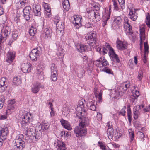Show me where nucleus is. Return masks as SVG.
Segmentation results:
<instances>
[{
	"label": "nucleus",
	"mask_w": 150,
	"mask_h": 150,
	"mask_svg": "<svg viewBox=\"0 0 150 150\" xmlns=\"http://www.w3.org/2000/svg\"><path fill=\"white\" fill-rule=\"evenodd\" d=\"M52 33V30L50 28H46L44 30V33L45 38H50Z\"/></svg>",
	"instance_id": "473e14b6"
},
{
	"label": "nucleus",
	"mask_w": 150,
	"mask_h": 150,
	"mask_svg": "<svg viewBox=\"0 0 150 150\" xmlns=\"http://www.w3.org/2000/svg\"><path fill=\"white\" fill-rule=\"evenodd\" d=\"M63 6L64 9L68 10L70 8V4L68 0H64L62 2Z\"/></svg>",
	"instance_id": "c9c22d12"
},
{
	"label": "nucleus",
	"mask_w": 150,
	"mask_h": 150,
	"mask_svg": "<svg viewBox=\"0 0 150 150\" xmlns=\"http://www.w3.org/2000/svg\"><path fill=\"white\" fill-rule=\"evenodd\" d=\"M51 73H57V67L54 64H52L51 67Z\"/></svg>",
	"instance_id": "a19ab883"
},
{
	"label": "nucleus",
	"mask_w": 150,
	"mask_h": 150,
	"mask_svg": "<svg viewBox=\"0 0 150 150\" xmlns=\"http://www.w3.org/2000/svg\"><path fill=\"white\" fill-rule=\"evenodd\" d=\"M124 27L126 30H128L129 31L128 33L130 35H132L133 33L132 30V26L130 24L129 21L127 17L124 18Z\"/></svg>",
	"instance_id": "f8f14e48"
},
{
	"label": "nucleus",
	"mask_w": 150,
	"mask_h": 150,
	"mask_svg": "<svg viewBox=\"0 0 150 150\" xmlns=\"http://www.w3.org/2000/svg\"><path fill=\"white\" fill-rule=\"evenodd\" d=\"M146 22L148 27H150V16L149 13H147L146 16Z\"/></svg>",
	"instance_id": "de8ad7c7"
},
{
	"label": "nucleus",
	"mask_w": 150,
	"mask_h": 150,
	"mask_svg": "<svg viewBox=\"0 0 150 150\" xmlns=\"http://www.w3.org/2000/svg\"><path fill=\"white\" fill-rule=\"evenodd\" d=\"M144 107V105H137L136 106H135L134 107V109H135V110H136V109H137V110L139 111V110L142 108H143Z\"/></svg>",
	"instance_id": "69168bd1"
},
{
	"label": "nucleus",
	"mask_w": 150,
	"mask_h": 150,
	"mask_svg": "<svg viewBox=\"0 0 150 150\" xmlns=\"http://www.w3.org/2000/svg\"><path fill=\"white\" fill-rule=\"evenodd\" d=\"M112 94H113L115 97L118 96L120 95V91L119 90H115L113 91Z\"/></svg>",
	"instance_id": "4d7b16f0"
},
{
	"label": "nucleus",
	"mask_w": 150,
	"mask_h": 150,
	"mask_svg": "<svg viewBox=\"0 0 150 150\" xmlns=\"http://www.w3.org/2000/svg\"><path fill=\"white\" fill-rule=\"evenodd\" d=\"M113 130L112 127L108 128L107 131V134L108 138L110 139H112L113 134Z\"/></svg>",
	"instance_id": "72a5a7b5"
},
{
	"label": "nucleus",
	"mask_w": 150,
	"mask_h": 150,
	"mask_svg": "<svg viewBox=\"0 0 150 150\" xmlns=\"http://www.w3.org/2000/svg\"><path fill=\"white\" fill-rule=\"evenodd\" d=\"M127 116H129V117L132 116L131 111V109H130L129 105H128L127 106Z\"/></svg>",
	"instance_id": "680f3d73"
},
{
	"label": "nucleus",
	"mask_w": 150,
	"mask_h": 150,
	"mask_svg": "<svg viewBox=\"0 0 150 150\" xmlns=\"http://www.w3.org/2000/svg\"><path fill=\"white\" fill-rule=\"evenodd\" d=\"M144 52H145V55L144 56L143 58V61L144 62V63H146V56L145 54H146L148 53V49H149V46L148 45V43L147 42H145L144 43Z\"/></svg>",
	"instance_id": "2f4dec72"
},
{
	"label": "nucleus",
	"mask_w": 150,
	"mask_h": 150,
	"mask_svg": "<svg viewBox=\"0 0 150 150\" xmlns=\"http://www.w3.org/2000/svg\"><path fill=\"white\" fill-rule=\"evenodd\" d=\"M21 119V124L24 126L28 122L30 117L28 114H25L23 116Z\"/></svg>",
	"instance_id": "393cba45"
},
{
	"label": "nucleus",
	"mask_w": 150,
	"mask_h": 150,
	"mask_svg": "<svg viewBox=\"0 0 150 150\" xmlns=\"http://www.w3.org/2000/svg\"><path fill=\"white\" fill-rule=\"evenodd\" d=\"M36 32V29L34 28H32L29 30V33L31 36H33Z\"/></svg>",
	"instance_id": "8fccbe9b"
},
{
	"label": "nucleus",
	"mask_w": 150,
	"mask_h": 150,
	"mask_svg": "<svg viewBox=\"0 0 150 150\" xmlns=\"http://www.w3.org/2000/svg\"><path fill=\"white\" fill-rule=\"evenodd\" d=\"M110 14L106 16H104L103 18V22L102 23L103 26L104 27L106 24L107 21L110 18Z\"/></svg>",
	"instance_id": "a18cd8bd"
},
{
	"label": "nucleus",
	"mask_w": 150,
	"mask_h": 150,
	"mask_svg": "<svg viewBox=\"0 0 150 150\" xmlns=\"http://www.w3.org/2000/svg\"><path fill=\"white\" fill-rule=\"evenodd\" d=\"M93 63L97 67L99 68H101L109 65L107 60L103 57H101L99 59L95 61Z\"/></svg>",
	"instance_id": "0eeeda50"
},
{
	"label": "nucleus",
	"mask_w": 150,
	"mask_h": 150,
	"mask_svg": "<svg viewBox=\"0 0 150 150\" xmlns=\"http://www.w3.org/2000/svg\"><path fill=\"white\" fill-rule=\"evenodd\" d=\"M113 50L112 48L111 47L109 44L106 43L103 47H99L97 48V51L98 52L101 54L105 55L109 51V54L110 52Z\"/></svg>",
	"instance_id": "39448f33"
},
{
	"label": "nucleus",
	"mask_w": 150,
	"mask_h": 150,
	"mask_svg": "<svg viewBox=\"0 0 150 150\" xmlns=\"http://www.w3.org/2000/svg\"><path fill=\"white\" fill-rule=\"evenodd\" d=\"M74 21L75 26L76 28H79L81 25V16L79 15H75L72 18Z\"/></svg>",
	"instance_id": "4468645a"
},
{
	"label": "nucleus",
	"mask_w": 150,
	"mask_h": 150,
	"mask_svg": "<svg viewBox=\"0 0 150 150\" xmlns=\"http://www.w3.org/2000/svg\"><path fill=\"white\" fill-rule=\"evenodd\" d=\"M83 103L82 102H80L78 105H77V107H75L76 115L79 118V125L83 127H85L86 125L89 124V120L88 118L86 117L82 116L83 112H85V110L83 109Z\"/></svg>",
	"instance_id": "f257e3e1"
},
{
	"label": "nucleus",
	"mask_w": 150,
	"mask_h": 150,
	"mask_svg": "<svg viewBox=\"0 0 150 150\" xmlns=\"http://www.w3.org/2000/svg\"><path fill=\"white\" fill-rule=\"evenodd\" d=\"M5 100L3 96H1L0 97V109L3 107Z\"/></svg>",
	"instance_id": "603ef678"
},
{
	"label": "nucleus",
	"mask_w": 150,
	"mask_h": 150,
	"mask_svg": "<svg viewBox=\"0 0 150 150\" xmlns=\"http://www.w3.org/2000/svg\"><path fill=\"white\" fill-rule=\"evenodd\" d=\"M15 103V100L14 99L9 100L8 102V110L6 111V112L8 114H10L11 112L14 109V104Z\"/></svg>",
	"instance_id": "412c9836"
},
{
	"label": "nucleus",
	"mask_w": 150,
	"mask_h": 150,
	"mask_svg": "<svg viewBox=\"0 0 150 150\" xmlns=\"http://www.w3.org/2000/svg\"><path fill=\"white\" fill-rule=\"evenodd\" d=\"M14 22L17 23L18 26L20 27L21 26H22L21 23L20 22V19L18 17H15L14 18Z\"/></svg>",
	"instance_id": "13d9d810"
},
{
	"label": "nucleus",
	"mask_w": 150,
	"mask_h": 150,
	"mask_svg": "<svg viewBox=\"0 0 150 150\" xmlns=\"http://www.w3.org/2000/svg\"><path fill=\"white\" fill-rule=\"evenodd\" d=\"M33 11L35 15L37 16H40L41 15V6L39 5H33Z\"/></svg>",
	"instance_id": "5701e85b"
},
{
	"label": "nucleus",
	"mask_w": 150,
	"mask_h": 150,
	"mask_svg": "<svg viewBox=\"0 0 150 150\" xmlns=\"http://www.w3.org/2000/svg\"><path fill=\"white\" fill-rule=\"evenodd\" d=\"M129 15L130 18L132 20L135 21L137 18V14H136L135 9H133L130 8H129Z\"/></svg>",
	"instance_id": "b1692460"
},
{
	"label": "nucleus",
	"mask_w": 150,
	"mask_h": 150,
	"mask_svg": "<svg viewBox=\"0 0 150 150\" xmlns=\"http://www.w3.org/2000/svg\"><path fill=\"white\" fill-rule=\"evenodd\" d=\"M6 82L5 78L3 77L0 79V92L4 91L6 89Z\"/></svg>",
	"instance_id": "f3484780"
},
{
	"label": "nucleus",
	"mask_w": 150,
	"mask_h": 150,
	"mask_svg": "<svg viewBox=\"0 0 150 150\" xmlns=\"http://www.w3.org/2000/svg\"><path fill=\"white\" fill-rule=\"evenodd\" d=\"M145 35V28L144 27H141L140 29V35Z\"/></svg>",
	"instance_id": "338daca9"
},
{
	"label": "nucleus",
	"mask_w": 150,
	"mask_h": 150,
	"mask_svg": "<svg viewBox=\"0 0 150 150\" xmlns=\"http://www.w3.org/2000/svg\"><path fill=\"white\" fill-rule=\"evenodd\" d=\"M31 8L30 6H27L23 10L24 16L25 20H28L30 19L29 15L31 11Z\"/></svg>",
	"instance_id": "a211bd4d"
},
{
	"label": "nucleus",
	"mask_w": 150,
	"mask_h": 150,
	"mask_svg": "<svg viewBox=\"0 0 150 150\" xmlns=\"http://www.w3.org/2000/svg\"><path fill=\"white\" fill-rule=\"evenodd\" d=\"M139 95V91L137 90H134L133 92V96L135 98L138 97Z\"/></svg>",
	"instance_id": "bf43d9fd"
},
{
	"label": "nucleus",
	"mask_w": 150,
	"mask_h": 150,
	"mask_svg": "<svg viewBox=\"0 0 150 150\" xmlns=\"http://www.w3.org/2000/svg\"><path fill=\"white\" fill-rule=\"evenodd\" d=\"M112 1L113 3V5L114 6V8L115 9L117 10H118L119 9V8L118 6V5L117 4V3L116 1L115 0H112Z\"/></svg>",
	"instance_id": "0e129e2a"
},
{
	"label": "nucleus",
	"mask_w": 150,
	"mask_h": 150,
	"mask_svg": "<svg viewBox=\"0 0 150 150\" xmlns=\"http://www.w3.org/2000/svg\"><path fill=\"white\" fill-rule=\"evenodd\" d=\"M69 110L68 107H66L63 108L62 114L64 116H66L69 114Z\"/></svg>",
	"instance_id": "c03bdc74"
},
{
	"label": "nucleus",
	"mask_w": 150,
	"mask_h": 150,
	"mask_svg": "<svg viewBox=\"0 0 150 150\" xmlns=\"http://www.w3.org/2000/svg\"><path fill=\"white\" fill-rule=\"evenodd\" d=\"M126 106H124L119 112V114L123 116H125V115L126 113Z\"/></svg>",
	"instance_id": "3c124183"
},
{
	"label": "nucleus",
	"mask_w": 150,
	"mask_h": 150,
	"mask_svg": "<svg viewBox=\"0 0 150 150\" xmlns=\"http://www.w3.org/2000/svg\"><path fill=\"white\" fill-rule=\"evenodd\" d=\"M54 145L58 150H66L67 149L65 144L61 140H58L54 143Z\"/></svg>",
	"instance_id": "dca6fc26"
},
{
	"label": "nucleus",
	"mask_w": 150,
	"mask_h": 150,
	"mask_svg": "<svg viewBox=\"0 0 150 150\" xmlns=\"http://www.w3.org/2000/svg\"><path fill=\"white\" fill-rule=\"evenodd\" d=\"M74 132L77 137L80 138L85 135L86 134L87 131L85 127L79 125L75 128Z\"/></svg>",
	"instance_id": "423d86ee"
},
{
	"label": "nucleus",
	"mask_w": 150,
	"mask_h": 150,
	"mask_svg": "<svg viewBox=\"0 0 150 150\" xmlns=\"http://www.w3.org/2000/svg\"><path fill=\"white\" fill-rule=\"evenodd\" d=\"M8 133V129L5 127L2 129L0 132V147L2 146V141H4L6 138L7 135Z\"/></svg>",
	"instance_id": "6e6552de"
},
{
	"label": "nucleus",
	"mask_w": 150,
	"mask_h": 150,
	"mask_svg": "<svg viewBox=\"0 0 150 150\" xmlns=\"http://www.w3.org/2000/svg\"><path fill=\"white\" fill-rule=\"evenodd\" d=\"M130 82L127 81L122 83L119 87V89L121 92H123L125 91L127 89L130 87Z\"/></svg>",
	"instance_id": "6ab92c4d"
},
{
	"label": "nucleus",
	"mask_w": 150,
	"mask_h": 150,
	"mask_svg": "<svg viewBox=\"0 0 150 150\" xmlns=\"http://www.w3.org/2000/svg\"><path fill=\"white\" fill-rule=\"evenodd\" d=\"M133 113L134 115V118L135 120L137 119L138 118L139 115L140 114V111H138L137 108L136 109V110L134 108Z\"/></svg>",
	"instance_id": "37998d69"
},
{
	"label": "nucleus",
	"mask_w": 150,
	"mask_h": 150,
	"mask_svg": "<svg viewBox=\"0 0 150 150\" xmlns=\"http://www.w3.org/2000/svg\"><path fill=\"white\" fill-rule=\"evenodd\" d=\"M84 65L78 67V68H74V70L77 76L79 78H82L84 76L85 71L84 69Z\"/></svg>",
	"instance_id": "9b49d317"
},
{
	"label": "nucleus",
	"mask_w": 150,
	"mask_h": 150,
	"mask_svg": "<svg viewBox=\"0 0 150 150\" xmlns=\"http://www.w3.org/2000/svg\"><path fill=\"white\" fill-rule=\"evenodd\" d=\"M98 144L99 146L102 150H108L109 149L108 146L105 145L101 142H99Z\"/></svg>",
	"instance_id": "58836bf2"
},
{
	"label": "nucleus",
	"mask_w": 150,
	"mask_h": 150,
	"mask_svg": "<svg viewBox=\"0 0 150 150\" xmlns=\"http://www.w3.org/2000/svg\"><path fill=\"white\" fill-rule=\"evenodd\" d=\"M86 40H89V44H96V35L94 32L90 33L86 35L85 37Z\"/></svg>",
	"instance_id": "1a4fd4ad"
},
{
	"label": "nucleus",
	"mask_w": 150,
	"mask_h": 150,
	"mask_svg": "<svg viewBox=\"0 0 150 150\" xmlns=\"http://www.w3.org/2000/svg\"><path fill=\"white\" fill-rule=\"evenodd\" d=\"M60 121L62 126L65 129L68 130H71V127L70 125L68 124L67 121H65L63 119H62Z\"/></svg>",
	"instance_id": "c756f323"
},
{
	"label": "nucleus",
	"mask_w": 150,
	"mask_h": 150,
	"mask_svg": "<svg viewBox=\"0 0 150 150\" xmlns=\"http://www.w3.org/2000/svg\"><path fill=\"white\" fill-rule=\"evenodd\" d=\"M95 97L98 98V101L99 102L101 101L102 99V93L100 91V92L99 93L98 95L97 93L95 92Z\"/></svg>",
	"instance_id": "6e6d98bb"
},
{
	"label": "nucleus",
	"mask_w": 150,
	"mask_h": 150,
	"mask_svg": "<svg viewBox=\"0 0 150 150\" xmlns=\"http://www.w3.org/2000/svg\"><path fill=\"white\" fill-rule=\"evenodd\" d=\"M21 82L20 78L19 76L13 78V83L14 85L18 86L20 85Z\"/></svg>",
	"instance_id": "4c0bfd02"
},
{
	"label": "nucleus",
	"mask_w": 150,
	"mask_h": 150,
	"mask_svg": "<svg viewBox=\"0 0 150 150\" xmlns=\"http://www.w3.org/2000/svg\"><path fill=\"white\" fill-rule=\"evenodd\" d=\"M21 69L24 73L30 72L31 70V67L28 64H24Z\"/></svg>",
	"instance_id": "7c9ffc66"
},
{
	"label": "nucleus",
	"mask_w": 150,
	"mask_h": 150,
	"mask_svg": "<svg viewBox=\"0 0 150 150\" xmlns=\"http://www.w3.org/2000/svg\"><path fill=\"white\" fill-rule=\"evenodd\" d=\"M56 23V27L57 29H59V31H61L64 29V25L62 22L58 19L54 21Z\"/></svg>",
	"instance_id": "cd10ccee"
},
{
	"label": "nucleus",
	"mask_w": 150,
	"mask_h": 150,
	"mask_svg": "<svg viewBox=\"0 0 150 150\" xmlns=\"http://www.w3.org/2000/svg\"><path fill=\"white\" fill-rule=\"evenodd\" d=\"M34 133H35V134L33 135V138L34 139L35 138V139H38L41 134V129L39 130V131L35 130Z\"/></svg>",
	"instance_id": "ea45409f"
},
{
	"label": "nucleus",
	"mask_w": 150,
	"mask_h": 150,
	"mask_svg": "<svg viewBox=\"0 0 150 150\" xmlns=\"http://www.w3.org/2000/svg\"><path fill=\"white\" fill-rule=\"evenodd\" d=\"M23 135L20 134L15 140V145L13 146L14 150H22L25 147V142L23 140Z\"/></svg>",
	"instance_id": "f03ea898"
},
{
	"label": "nucleus",
	"mask_w": 150,
	"mask_h": 150,
	"mask_svg": "<svg viewBox=\"0 0 150 150\" xmlns=\"http://www.w3.org/2000/svg\"><path fill=\"white\" fill-rule=\"evenodd\" d=\"M16 6L18 8H23L24 7V5L22 4V2H21L20 1L19 2L17 3L16 4Z\"/></svg>",
	"instance_id": "052dcab7"
},
{
	"label": "nucleus",
	"mask_w": 150,
	"mask_h": 150,
	"mask_svg": "<svg viewBox=\"0 0 150 150\" xmlns=\"http://www.w3.org/2000/svg\"><path fill=\"white\" fill-rule=\"evenodd\" d=\"M143 73L142 71H139L137 78L139 81H141L143 77Z\"/></svg>",
	"instance_id": "5fc2aeb1"
},
{
	"label": "nucleus",
	"mask_w": 150,
	"mask_h": 150,
	"mask_svg": "<svg viewBox=\"0 0 150 150\" xmlns=\"http://www.w3.org/2000/svg\"><path fill=\"white\" fill-rule=\"evenodd\" d=\"M23 129L24 131L25 134L28 136L33 137V135L35 134V133H34L35 132V129L33 126H32L29 128L27 125H25L23 127Z\"/></svg>",
	"instance_id": "9d476101"
},
{
	"label": "nucleus",
	"mask_w": 150,
	"mask_h": 150,
	"mask_svg": "<svg viewBox=\"0 0 150 150\" xmlns=\"http://www.w3.org/2000/svg\"><path fill=\"white\" fill-rule=\"evenodd\" d=\"M41 125V128L43 130H48L50 125V124L45 121L43 122Z\"/></svg>",
	"instance_id": "f704fd0d"
},
{
	"label": "nucleus",
	"mask_w": 150,
	"mask_h": 150,
	"mask_svg": "<svg viewBox=\"0 0 150 150\" xmlns=\"http://www.w3.org/2000/svg\"><path fill=\"white\" fill-rule=\"evenodd\" d=\"M102 71L106 72L107 73L113 74V73L112 70L108 68L105 67L102 69Z\"/></svg>",
	"instance_id": "49530a36"
},
{
	"label": "nucleus",
	"mask_w": 150,
	"mask_h": 150,
	"mask_svg": "<svg viewBox=\"0 0 150 150\" xmlns=\"http://www.w3.org/2000/svg\"><path fill=\"white\" fill-rule=\"evenodd\" d=\"M111 60L116 62L119 63L120 62V60L118 58V56L115 53L114 50L111 51L110 54H109Z\"/></svg>",
	"instance_id": "4be33fe9"
},
{
	"label": "nucleus",
	"mask_w": 150,
	"mask_h": 150,
	"mask_svg": "<svg viewBox=\"0 0 150 150\" xmlns=\"http://www.w3.org/2000/svg\"><path fill=\"white\" fill-rule=\"evenodd\" d=\"M56 54L59 58L62 59L63 58L64 54L63 52V49L62 46H59L58 47Z\"/></svg>",
	"instance_id": "a878e982"
},
{
	"label": "nucleus",
	"mask_w": 150,
	"mask_h": 150,
	"mask_svg": "<svg viewBox=\"0 0 150 150\" xmlns=\"http://www.w3.org/2000/svg\"><path fill=\"white\" fill-rule=\"evenodd\" d=\"M117 47L120 50H123L127 48L128 44L125 42L119 41L117 42Z\"/></svg>",
	"instance_id": "aec40b11"
},
{
	"label": "nucleus",
	"mask_w": 150,
	"mask_h": 150,
	"mask_svg": "<svg viewBox=\"0 0 150 150\" xmlns=\"http://www.w3.org/2000/svg\"><path fill=\"white\" fill-rule=\"evenodd\" d=\"M76 48L79 52L82 53L87 50V47L83 45L79 44L76 46Z\"/></svg>",
	"instance_id": "c85d7f7f"
},
{
	"label": "nucleus",
	"mask_w": 150,
	"mask_h": 150,
	"mask_svg": "<svg viewBox=\"0 0 150 150\" xmlns=\"http://www.w3.org/2000/svg\"><path fill=\"white\" fill-rule=\"evenodd\" d=\"M41 52V48L38 47L36 48L33 49L31 50L29 54V57L32 61H36Z\"/></svg>",
	"instance_id": "20e7f679"
},
{
	"label": "nucleus",
	"mask_w": 150,
	"mask_h": 150,
	"mask_svg": "<svg viewBox=\"0 0 150 150\" xmlns=\"http://www.w3.org/2000/svg\"><path fill=\"white\" fill-rule=\"evenodd\" d=\"M8 27H4L1 30V35L2 37L5 38L10 33L8 31Z\"/></svg>",
	"instance_id": "bb28decb"
},
{
	"label": "nucleus",
	"mask_w": 150,
	"mask_h": 150,
	"mask_svg": "<svg viewBox=\"0 0 150 150\" xmlns=\"http://www.w3.org/2000/svg\"><path fill=\"white\" fill-rule=\"evenodd\" d=\"M93 66L91 64H88L87 67V70L89 71L90 73H91L93 70Z\"/></svg>",
	"instance_id": "774afa93"
},
{
	"label": "nucleus",
	"mask_w": 150,
	"mask_h": 150,
	"mask_svg": "<svg viewBox=\"0 0 150 150\" xmlns=\"http://www.w3.org/2000/svg\"><path fill=\"white\" fill-rule=\"evenodd\" d=\"M57 73H51V79L53 81H55L57 80Z\"/></svg>",
	"instance_id": "09e8293b"
},
{
	"label": "nucleus",
	"mask_w": 150,
	"mask_h": 150,
	"mask_svg": "<svg viewBox=\"0 0 150 150\" xmlns=\"http://www.w3.org/2000/svg\"><path fill=\"white\" fill-rule=\"evenodd\" d=\"M119 4L122 9H124L125 7V0H118Z\"/></svg>",
	"instance_id": "864d4df0"
},
{
	"label": "nucleus",
	"mask_w": 150,
	"mask_h": 150,
	"mask_svg": "<svg viewBox=\"0 0 150 150\" xmlns=\"http://www.w3.org/2000/svg\"><path fill=\"white\" fill-rule=\"evenodd\" d=\"M15 52L14 51H9L7 55L6 62L9 64L11 63L14 59Z\"/></svg>",
	"instance_id": "2eb2a0df"
},
{
	"label": "nucleus",
	"mask_w": 150,
	"mask_h": 150,
	"mask_svg": "<svg viewBox=\"0 0 150 150\" xmlns=\"http://www.w3.org/2000/svg\"><path fill=\"white\" fill-rule=\"evenodd\" d=\"M40 88H43L44 87L40 83L36 82L33 84L32 87V91L34 93H37L39 91Z\"/></svg>",
	"instance_id": "ddd939ff"
},
{
	"label": "nucleus",
	"mask_w": 150,
	"mask_h": 150,
	"mask_svg": "<svg viewBox=\"0 0 150 150\" xmlns=\"http://www.w3.org/2000/svg\"><path fill=\"white\" fill-rule=\"evenodd\" d=\"M87 106L89 109L95 111L96 110V107L93 102L89 101L87 103Z\"/></svg>",
	"instance_id": "e433bc0d"
},
{
	"label": "nucleus",
	"mask_w": 150,
	"mask_h": 150,
	"mask_svg": "<svg viewBox=\"0 0 150 150\" xmlns=\"http://www.w3.org/2000/svg\"><path fill=\"white\" fill-rule=\"evenodd\" d=\"M129 138L130 139V142H132L134 138V134L133 131L131 129H129L128 130Z\"/></svg>",
	"instance_id": "79ce46f5"
},
{
	"label": "nucleus",
	"mask_w": 150,
	"mask_h": 150,
	"mask_svg": "<svg viewBox=\"0 0 150 150\" xmlns=\"http://www.w3.org/2000/svg\"><path fill=\"white\" fill-rule=\"evenodd\" d=\"M93 6L95 8V10H91L88 13L91 16V18L93 19L94 22H97L100 19V17L98 11L99 9V5L98 4H96Z\"/></svg>",
	"instance_id": "7ed1b4c3"
},
{
	"label": "nucleus",
	"mask_w": 150,
	"mask_h": 150,
	"mask_svg": "<svg viewBox=\"0 0 150 150\" xmlns=\"http://www.w3.org/2000/svg\"><path fill=\"white\" fill-rule=\"evenodd\" d=\"M122 19L120 17H118L116 18L115 21V23L118 25H120L121 23Z\"/></svg>",
	"instance_id": "e2e57ef3"
}]
</instances>
